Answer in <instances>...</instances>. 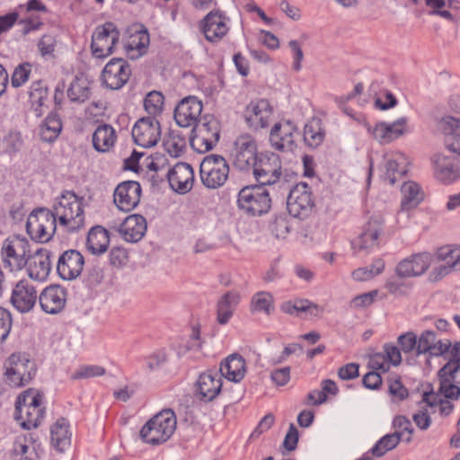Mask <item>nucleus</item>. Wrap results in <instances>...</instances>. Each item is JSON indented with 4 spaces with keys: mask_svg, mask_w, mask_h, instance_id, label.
<instances>
[{
    "mask_svg": "<svg viewBox=\"0 0 460 460\" xmlns=\"http://www.w3.org/2000/svg\"><path fill=\"white\" fill-rule=\"evenodd\" d=\"M58 226L66 233H75L84 226L83 199L74 191H64L53 206Z\"/></svg>",
    "mask_w": 460,
    "mask_h": 460,
    "instance_id": "f257e3e1",
    "label": "nucleus"
},
{
    "mask_svg": "<svg viewBox=\"0 0 460 460\" xmlns=\"http://www.w3.org/2000/svg\"><path fill=\"white\" fill-rule=\"evenodd\" d=\"M45 416L43 394L28 389L20 394L15 402V419L25 429L39 427Z\"/></svg>",
    "mask_w": 460,
    "mask_h": 460,
    "instance_id": "f03ea898",
    "label": "nucleus"
},
{
    "mask_svg": "<svg viewBox=\"0 0 460 460\" xmlns=\"http://www.w3.org/2000/svg\"><path fill=\"white\" fill-rule=\"evenodd\" d=\"M176 425L174 411L165 409L155 414L143 426L140 436L148 444L159 445L166 442L172 437Z\"/></svg>",
    "mask_w": 460,
    "mask_h": 460,
    "instance_id": "7ed1b4c3",
    "label": "nucleus"
},
{
    "mask_svg": "<svg viewBox=\"0 0 460 460\" xmlns=\"http://www.w3.org/2000/svg\"><path fill=\"white\" fill-rule=\"evenodd\" d=\"M237 208L248 217L267 214L271 208L270 193L263 186H245L238 193Z\"/></svg>",
    "mask_w": 460,
    "mask_h": 460,
    "instance_id": "20e7f679",
    "label": "nucleus"
},
{
    "mask_svg": "<svg viewBox=\"0 0 460 460\" xmlns=\"http://www.w3.org/2000/svg\"><path fill=\"white\" fill-rule=\"evenodd\" d=\"M220 138V124L212 115H204L190 137L191 146L199 153L211 150Z\"/></svg>",
    "mask_w": 460,
    "mask_h": 460,
    "instance_id": "39448f33",
    "label": "nucleus"
},
{
    "mask_svg": "<svg viewBox=\"0 0 460 460\" xmlns=\"http://www.w3.org/2000/svg\"><path fill=\"white\" fill-rule=\"evenodd\" d=\"M58 224V221L51 210L40 208L30 214L26 230L31 239L47 243L53 237Z\"/></svg>",
    "mask_w": 460,
    "mask_h": 460,
    "instance_id": "423d86ee",
    "label": "nucleus"
},
{
    "mask_svg": "<svg viewBox=\"0 0 460 460\" xmlns=\"http://www.w3.org/2000/svg\"><path fill=\"white\" fill-rule=\"evenodd\" d=\"M229 171L228 163L222 155H207L199 166L201 182L208 189H218L226 182Z\"/></svg>",
    "mask_w": 460,
    "mask_h": 460,
    "instance_id": "0eeeda50",
    "label": "nucleus"
},
{
    "mask_svg": "<svg viewBox=\"0 0 460 460\" xmlns=\"http://www.w3.org/2000/svg\"><path fill=\"white\" fill-rule=\"evenodd\" d=\"M4 267L11 271L20 270L28 263L30 244L27 239L13 235L5 239L1 249Z\"/></svg>",
    "mask_w": 460,
    "mask_h": 460,
    "instance_id": "6e6552de",
    "label": "nucleus"
},
{
    "mask_svg": "<svg viewBox=\"0 0 460 460\" xmlns=\"http://www.w3.org/2000/svg\"><path fill=\"white\" fill-rule=\"evenodd\" d=\"M255 139L249 134L240 135L234 142L231 157L234 166L242 172H250L259 159Z\"/></svg>",
    "mask_w": 460,
    "mask_h": 460,
    "instance_id": "1a4fd4ad",
    "label": "nucleus"
},
{
    "mask_svg": "<svg viewBox=\"0 0 460 460\" xmlns=\"http://www.w3.org/2000/svg\"><path fill=\"white\" fill-rule=\"evenodd\" d=\"M119 40V31L114 22H107L95 28L91 42L93 56L105 58L113 53Z\"/></svg>",
    "mask_w": 460,
    "mask_h": 460,
    "instance_id": "9d476101",
    "label": "nucleus"
},
{
    "mask_svg": "<svg viewBox=\"0 0 460 460\" xmlns=\"http://www.w3.org/2000/svg\"><path fill=\"white\" fill-rule=\"evenodd\" d=\"M5 381L12 387H22L31 382L34 363L20 354H12L4 363Z\"/></svg>",
    "mask_w": 460,
    "mask_h": 460,
    "instance_id": "9b49d317",
    "label": "nucleus"
},
{
    "mask_svg": "<svg viewBox=\"0 0 460 460\" xmlns=\"http://www.w3.org/2000/svg\"><path fill=\"white\" fill-rule=\"evenodd\" d=\"M259 186L272 185L278 182L282 174L281 160L279 155L260 154L256 165L251 170Z\"/></svg>",
    "mask_w": 460,
    "mask_h": 460,
    "instance_id": "f8f14e48",
    "label": "nucleus"
},
{
    "mask_svg": "<svg viewBox=\"0 0 460 460\" xmlns=\"http://www.w3.org/2000/svg\"><path fill=\"white\" fill-rule=\"evenodd\" d=\"M288 209L294 217H305L314 207V201L310 186L300 182L294 186L288 197Z\"/></svg>",
    "mask_w": 460,
    "mask_h": 460,
    "instance_id": "ddd939ff",
    "label": "nucleus"
},
{
    "mask_svg": "<svg viewBox=\"0 0 460 460\" xmlns=\"http://www.w3.org/2000/svg\"><path fill=\"white\" fill-rule=\"evenodd\" d=\"M132 137L134 142L142 147L155 146L161 138V126L155 117H143L133 126Z\"/></svg>",
    "mask_w": 460,
    "mask_h": 460,
    "instance_id": "4468645a",
    "label": "nucleus"
},
{
    "mask_svg": "<svg viewBox=\"0 0 460 460\" xmlns=\"http://www.w3.org/2000/svg\"><path fill=\"white\" fill-rule=\"evenodd\" d=\"M203 104L196 96L183 98L175 107L173 117L181 128H194L201 120Z\"/></svg>",
    "mask_w": 460,
    "mask_h": 460,
    "instance_id": "2eb2a0df",
    "label": "nucleus"
},
{
    "mask_svg": "<svg viewBox=\"0 0 460 460\" xmlns=\"http://www.w3.org/2000/svg\"><path fill=\"white\" fill-rule=\"evenodd\" d=\"M129 64L122 58H112L102 73V84L111 90L121 89L131 76Z\"/></svg>",
    "mask_w": 460,
    "mask_h": 460,
    "instance_id": "dca6fc26",
    "label": "nucleus"
},
{
    "mask_svg": "<svg viewBox=\"0 0 460 460\" xmlns=\"http://www.w3.org/2000/svg\"><path fill=\"white\" fill-rule=\"evenodd\" d=\"M273 109L266 99L252 101L243 111L247 126L253 130L268 128L272 120Z\"/></svg>",
    "mask_w": 460,
    "mask_h": 460,
    "instance_id": "f3484780",
    "label": "nucleus"
},
{
    "mask_svg": "<svg viewBox=\"0 0 460 460\" xmlns=\"http://www.w3.org/2000/svg\"><path fill=\"white\" fill-rule=\"evenodd\" d=\"M229 18L219 10L210 11L199 22L205 39L211 43L219 42L228 32Z\"/></svg>",
    "mask_w": 460,
    "mask_h": 460,
    "instance_id": "a211bd4d",
    "label": "nucleus"
},
{
    "mask_svg": "<svg viewBox=\"0 0 460 460\" xmlns=\"http://www.w3.org/2000/svg\"><path fill=\"white\" fill-rule=\"evenodd\" d=\"M297 127L291 121L276 123L270 130V141L273 148L279 151H291L296 146V138L298 137Z\"/></svg>",
    "mask_w": 460,
    "mask_h": 460,
    "instance_id": "6ab92c4d",
    "label": "nucleus"
},
{
    "mask_svg": "<svg viewBox=\"0 0 460 460\" xmlns=\"http://www.w3.org/2000/svg\"><path fill=\"white\" fill-rule=\"evenodd\" d=\"M432 255L423 252L411 254L402 260L395 268V273L399 278H414L423 275L430 267Z\"/></svg>",
    "mask_w": 460,
    "mask_h": 460,
    "instance_id": "aec40b11",
    "label": "nucleus"
},
{
    "mask_svg": "<svg viewBox=\"0 0 460 460\" xmlns=\"http://www.w3.org/2000/svg\"><path fill=\"white\" fill-rule=\"evenodd\" d=\"M384 222L379 217L371 218L362 228V233L353 242L354 249L369 252L379 246L384 232Z\"/></svg>",
    "mask_w": 460,
    "mask_h": 460,
    "instance_id": "412c9836",
    "label": "nucleus"
},
{
    "mask_svg": "<svg viewBox=\"0 0 460 460\" xmlns=\"http://www.w3.org/2000/svg\"><path fill=\"white\" fill-rule=\"evenodd\" d=\"M84 258L77 250L70 249L64 252L58 258L57 271L64 280L77 279L84 269Z\"/></svg>",
    "mask_w": 460,
    "mask_h": 460,
    "instance_id": "4be33fe9",
    "label": "nucleus"
},
{
    "mask_svg": "<svg viewBox=\"0 0 460 460\" xmlns=\"http://www.w3.org/2000/svg\"><path fill=\"white\" fill-rule=\"evenodd\" d=\"M141 192V186L137 181H123L114 190V203L119 209L126 212L130 211L138 205Z\"/></svg>",
    "mask_w": 460,
    "mask_h": 460,
    "instance_id": "5701e85b",
    "label": "nucleus"
},
{
    "mask_svg": "<svg viewBox=\"0 0 460 460\" xmlns=\"http://www.w3.org/2000/svg\"><path fill=\"white\" fill-rule=\"evenodd\" d=\"M196 386V396L205 402H211L221 392L222 376L216 370H208L199 375Z\"/></svg>",
    "mask_w": 460,
    "mask_h": 460,
    "instance_id": "b1692460",
    "label": "nucleus"
},
{
    "mask_svg": "<svg viewBox=\"0 0 460 460\" xmlns=\"http://www.w3.org/2000/svg\"><path fill=\"white\" fill-rule=\"evenodd\" d=\"M432 166L436 179L445 184H450L460 179V167L451 156L437 154L432 157Z\"/></svg>",
    "mask_w": 460,
    "mask_h": 460,
    "instance_id": "393cba45",
    "label": "nucleus"
},
{
    "mask_svg": "<svg viewBox=\"0 0 460 460\" xmlns=\"http://www.w3.org/2000/svg\"><path fill=\"white\" fill-rule=\"evenodd\" d=\"M39 296L36 288L27 280H20L13 288L12 305L21 313L30 312L35 305Z\"/></svg>",
    "mask_w": 460,
    "mask_h": 460,
    "instance_id": "a878e982",
    "label": "nucleus"
},
{
    "mask_svg": "<svg viewBox=\"0 0 460 460\" xmlns=\"http://www.w3.org/2000/svg\"><path fill=\"white\" fill-rule=\"evenodd\" d=\"M41 309L50 314L61 312L66 303V291L58 285H51L43 289L39 296Z\"/></svg>",
    "mask_w": 460,
    "mask_h": 460,
    "instance_id": "bb28decb",
    "label": "nucleus"
},
{
    "mask_svg": "<svg viewBox=\"0 0 460 460\" xmlns=\"http://www.w3.org/2000/svg\"><path fill=\"white\" fill-rule=\"evenodd\" d=\"M167 177L171 188L179 193H186L192 188L194 172L187 163H177L168 171Z\"/></svg>",
    "mask_w": 460,
    "mask_h": 460,
    "instance_id": "cd10ccee",
    "label": "nucleus"
},
{
    "mask_svg": "<svg viewBox=\"0 0 460 460\" xmlns=\"http://www.w3.org/2000/svg\"><path fill=\"white\" fill-rule=\"evenodd\" d=\"M402 362V355L399 348L393 343H386L383 346V351L373 354L368 366L373 370H379L383 373L389 371L391 365L396 367Z\"/></svg>",
    "mask_w": 460,
    "mask_h": 460,
    "instance_id": "c85d7f7f",
    "label": "nucleus"
},
{
    "mask_svg": "<svg viewBox=\"0 0 460 460\" xmlns=\"http://www.w3.org/2000/svg\"><path fill=\"white\" fill-rule=\"evenodd\" d=\"M408 166L407 157L401 152H389L384 155V181L391 185L406 174Z\"/></svg>",
    "mask_w": 460,
    "mask_h": 460,
    "instance_id": "c756f323",
    "label": "nucleus"
},
{
    "mask_svg": "<svg viewBox=\"0 0 460 460\" xmlns=\"http://www.w3.org/2000/svg\"><path fill=\"white\" fill-rule=\"evenodd\" d=\"M417 342V355L429 353L432 357H439L448 352L451 348L449 340H438L436 332L430 330L423 332Z\"/></svg>",
    "mask_w": 460,
    "mask_h": 460,
    "instance_id": "7c9ffc66",
    "label": "nucleus"
},
{
    "mask_svg": "<svg viewBox=\"0 0 460 460\" xmlns=\"http://www.w3.org/2000/svg\"><path fill=\"white\" fill-rule=\"evenodd\" d=\"M51 270L50 252L47 249H39L34 254L29 256L27 271L31 279L43 281Z\"/></svg>",
    "mask_w": 460,
    "mask_h": 460,
    "instance_id": "2f4dec72",
    "label": "nucleus"
},
{
    "mask_svg": "<svg viewBox=\"0 0 460 460\" xmlns=\"http://www.w3.org/2000/svg\"><path fill=\"white\" fill-rule=\"evenodd\" d=\"M146 231V218L133 214L125 218L119 227V234L127 242L136 243L142 239Z\"/></svg>",
    "mask_w": 460,
    "mask_h": 460,
    "instance_id": "473e14b6",
    "label": "nucleus"
},
{
    "mask_svg": "<svg viewBox=\"0 0 460 460\" xmlns=\"http://www.w3.org/2000/svg\"><path fill=\"white\" fill-rule=\"evenodd\" d=\"M128 32L124 49L129 58L137 59L147 50L150 42L149 33L147 30H131Z\"/></svg>",
    "mask_w": 460,
    "mask_h": 460,
    "instance_id": "72a5a7b5",
    "label": "nucleus"
},
{
    "mask_svg": "<svg viewBox=\"0 0 460 460\" xmlns=\"http://www.w3.org/2000/svg\"><path fill=\"white\" fill-rule=\"evenodd\" d=\"M241 300L238 291L226 292L217 303V320L220 324H226L232 318Z\"/></svg>",
    "mask_w": 460,
    "mask_h": 460,
    "instance_id": "f704fd0d",
    "label": "nucleus"
},
{
    "mask_svg": "<svg viewBox=\"0 0 460 460\" xmlns=\"http://www.w3.org/2000/svg\"><path fill=\"white\" fill-rule=\"evenodd\" d=\"M246 367L243 358L237 354L227 357L220 365L221 376L233 382H240L245 375Z\"/></svg>",
    "mask_w": 460,
    "mask_h": 460,
    "instance_id": "c9c22d12",
    "label": "nucleus"
},
{
    "mask_svg": "<svg viewBox=\"0 0 460 460\" xmlns=\"http://www.w3.org/2000/svg\"><path fill=\"white\" fill-rule=\"evenodd\" d=\"M50 439L52 446L59 452H64L70 447L71 432L66 419L60 418L52 425Z\"/></svg>",
    "mask_w": 460,
    "mask_h": 460,
    "instance_id": "e433bc0d",
    "label": "nucleus"
},
{
    "mask_svg": "<svg viewBox=\"0 0 460 460\" xmlns=\"http://www.w3.org/2000/svg\"><path fill=\"white\" fill-rule=\"evenodd\" d=\"M442 123L447 133L445 139L447 149L460 156V119L445 117Z\"/></svg>",
    "mask_w": 460,
    "mask_h": 460,
    "instance_id": "4c0bfd02",
    "label": "nucleus"
},
{
    "mask_svg": "<svg viewBox=\"0 0 460 460\" xmlns=\"http://www.w3.org/2000/svg\"><path fill=\"white\" fill-rule=\"evenodd\" d=\"M110 236L108 231L102 226H96L91 228L86 240V247L93 254H102L108 249Z\"/></svg>",
    "mask_w": 460,
    "mask_h": 460,
    "instance_id": "58836bf2",
    "label": "nucleus"
},
{
    "mask_svg": "<svg viewBox=\"0 0 460 460\" xmlns=\"http://www.w3.org/2000/svg\"><path fill=\"white\" fill-rule=\"evenodd\" d=\"M282 313L290 315H298L299 313H307L311 316H318L323 309L308 299L297 298L293 301H285L280 305Z\"/></svg>",
    "mask_w": 460,
    "mask_h": 460,
    "instance_id": "ea45409f",
    "label": "nucleus"
},
{
    "mask_svg": "<svg viewBox=\"0 0 460 460\" xmlns=\"http://www.w3.org/2000/svg\"><path fill=\"white\" fill-rule=\"evenodd\" d=\"M116 138L115 129L109 124H102L93 134V146L96 151L104 153L114 146Z\"/></svg>",
    "mask_w": 460,
    "mask_h": 460,
    "instance_id": "a19ab883",
    "label": "nucleus"
},
{
    "mask_svg": "<svg viewBox=\"0 0 460 460\" xmlns=\"http://www.w3.org/2000/svg\"><path fill=\"white\" fill-rule=\"evenodd\" d=\"M29 98L31 108L36 117H41L47 107L48 88L45 84L39 80L31 83L29 90Z\"/></svg>",
    "mask_w": 460,
    "mask_h": 460,
    "instance_id": "79ce46f5",
    "label": "nucleus"
},
{
    "mask_svg": "<svg viewBox=\"0 0 460 460\" xmlns=\"http://www.w3.org/2000/svg\"><path fill=\"white\" fill-rule=\"evenodd\" d=\"M401 209L409 211L415 208L423 200V192L418 183L414 181L404 182L401 189Z\"/></svg>",
    "mask_w": 460,
    "mask_h": 460,
    "instance_id": "37998d69",
    "label": "nucleus"
},
{
    "mask_svg": "<svg viewBox=\"0 0 460 460\" xmlns=\"http://www.w3.org/2000/svg\"><path fill=\"white\" fill-rule=\"evenodd\" d=\"M13 460H37L38 453L31 438L18 436L13 444L11 451Z\"/></svg>",
    "mask_w": 460,
    "mask_h": 460,
    "instance_id": "c03bdc74",
    "label": "nucleus"
},
{
    "mask_svg": "<svg viewBox=\"0 0 460 460\" xmlns=\"http://www.w3.org/2000/svg\"><path fill=\"white\" fill-rule=\"evenodd\" d=\"M62 130V122L58 114H49L40 128V139L51 143L55 141Z\"/></svg>",
    "mask_w": 460,
    "mask_h": 460,
    "instance_id": "a18cd8bd",
    "label": "nucleus"
},
{
    "mask_svg": "<svg viewBox=\"0 0 460 460\" xmlns=\"http://www.w3.org/2000/svg\"><path fill=\"white\" fill-rule=\"evenodd\" d=\"M438 376L439 380V394L447 399L457 400L460 397V387L456 383L460 382L456 381V374L450 373L446 375L438 371Z\"/></svg>",
    "mask_w": 460,
    "mask_h": 460,
    "instance_id": "49530a36",
    "label": "nucleus"
},
{
    "mask_svg": "<svg viewBox=\"0 0 460 460\" xmlns=\"http://www.w3.org/2000/svg\"><path fill=\"white\" fill-rule=\"evenodd\" d=\"M89 82L84 77H75L67 89V96L73 102L83 103L90 98Z\"/></svg>",
    "mask_w": 460,
    "mask_h": 460,
    "instance_id": "de8ad7c7",
    "label": "nucleus"
},
{
    "mask_svg": "<svg viewBox=\"0 0 460 460\" xmlns=\"http://www.w3.org/2000/svg\"><path fill=\"white\" fill-rule=\"evenodd\" d=\"M251 311L270 315L274 311V298L266 291L255 293L251 299Z\"/></svg>",
    "mask_w": 460,
    "mask_h": 460,
    "instance_id": "09e8293b",
    "label": "nucleus"
},
{
    "mask_svg": "<svg viewBox=\"0 0 460 460\" xmlns=\"http://www.w3.org/2000/svg\"><path fill=\"white\" fill-rule=\"evenodd\" d=\"M304 141L310 147H317L323 140L324 134L319 120H313L305 124L304 128Z\"/></svg>",
    "mask_w": 460,
    "mask_h": 460,
    "instance_id": "8fccbe9b",
    "label": "nucleus"
},
{
    "mask_svg": "<svg viewBox=\"0 0 460 460\" xmlns=\"http://www.w3.org/2000/svg\"><path fill=\"white\" fill-rule=\"evenodd\" d=\"M400 443L397 433L386 434L371 448V454L376 457L383 456L386 452L395 448Z\"/></svg>",
    "mask_w": 460,
    "mask_h": 460,
    "instance_id": "3c124183",
    "label": "nucleus"
},
{
    "mask_svg": "<svg viewBox=\"0 0 460 460\" xmlns=\"http://www.w3.org/2000/svg\"><path fill=\"white\" fill-rule=\"evenodd\" d=\"M164 97L158 91L148 93L144 99V107L149 117L156 118L164 109Z\"/></svg>",
    "mask_w": 460,
    "mask_h": 460,
    "instance_id": "603ef678",
    "label": "nucleus"
},
{
    "mask_svg": "<svg viewBox=\"0 0 460 460\" xmlns=\"http://www.w3.org/2000/svg\"><path fill=\"white\" fill-rule=\"evenodd\" d=\"M22 134L19 131L11 130L3 137L1 148L5 154L13 155L22 149Z\"/></svg>",
    "mask_w": 460,
    "mask_h": 460,
    "instance_id": "864d4df0",
    "label": "nucleus"
},
{
    "mask_svg": "<svg viewBox=\"0 0 460 460\" xmlns=\"http://www.w3.org/2000/svg\"><path fill=\"white\" fill-rule=\"evenodd\" d=\"M393 427L395 429L394 433L398 434L400 441L410 443L412 440L413 427L408 418L402 415L395 416L393 420Z\"/></svg>",
    "mask_w": 460,
    "mask_h": 460,
    "instance_id": "5fc2aeb1",
    "label": "nucleus"
},
{
    "mask_svg": "<svg viewBox=\"0 0 460 460\" xmlns=\"http://www.w3.org/2000/svg\"><path fill=\"white\" fill-rule=\"evenodd\" d=\"M437 257L455 270H460V248H453L451 246L441 247L437 251Z\"/></svg>",
    "mask_w": 460,
    "mask_h": 460,
    "instance_id": "6e6d98bb",
    "label": "nucleus"
},
{
    "mask_svg": "<svg viewBox=\"0 0 460 460\" xmlns=\"http://www.w3.org/2000/svg\"><path fill=\"white\" fill-rule=\"evenodd\" d=\"M338 386L336 383L331 379H324L322 382V390H314L307 394L308 399H314V395L317 394L315 404H322L326 402L327 394L336 395L338 394Z\"/></svg>",
    "mask_w": 460,
    "mask_h": 460,
    "instance_id": "4d7b16f0",
    "label": "nucleus"
},
{
    "mask_svg": "<svg viewBox=\"0 0 460 460\" xmlns=\"http://www.w3.org/2000/svg\"><path fill=\"white\" fill-rule=\"evenodd\" d=\"M460 370V342L455 343L450 349L448 361L438 370L443 374H457Z\"/></svg>",
    "mask_w": 460,
    "mask_h": 460,
    "instance_id": "13d9d810",
    "label": "nucleus"
},
{
    "mask_svg": "<svg viewBox=\"0 0 460 460\" xmlns=\"http://www.w3.org/2000/svg\"><path fill=\"white\" fill-rule=\"evenodd\" d=\"M57 47V39L52 34H44L38 42V49L42 58H53Z\"/></svg>",
    "mask_w": 460,
    "mask_h": 460,
    "instance_id": "bf43d9fd",
    "label": "nucleus"
},
{
    "mask_svg": "<svg viewBox=\"0 0 460 460\" xmlns=\"http://www.w3.org/2000/svg\"><path fill=\"white\" fill-rule=\"evenodd\" d=\"M31 66L29 63L19 65L13 71L11 78L12 86L18 88L23 85L30 77Z\"/></svg>",
    "mask_w": 460,
    "mask_h": 460,
    "instance_id": "052dcab7",
    "label": "nucleus"
},
{
    "mask_svg": "<svg viewBox=\"0 0 460 460\" xmlns=\"http://www.w3.org/2000/svg\"><path fill=\"white\" fill-rule=\"evenodd\" d=\"M105 374V369L101 366L89 365L82 366L77 371L72 375L73 379L90 378L101 376Z\"/></svg>",
    "mask_w": 460,
    "mask_h": 460,
    "instance_id": "680f3d73",
    "label": "nucleus"
},
{
    "mask_svg": "<svg viewBox=\"0 0 460 460\" xmlns=\"http://www.w3.org/2000/svg\"><path fill=\"white\" fill-rule=\"evenodd\" d=\"M290 224L286 217H277L270 225V231L277 238H285L289 233Z\"/></svg>",
    "mask_w": 460,
    "mask_h": 460,
    "instance_id": "e2e57ef3",
    "label": "nucleus"
},
{
    "mask_svg": "<svg viewBox=\"0 0 460 460\" xmlns=\"http://www.w3.org/2000/svg\"><path fill=\"white\" fill-rule=\"evenodd\" d=\"M13 324L11 313L0 306V343L8 337Z\"/></svg>",
    "mask_w": 460,
    "mask_h": 460,
    "instance_id": "0e129e2a",
    "label": "nucleus"
},
{
    "mask_svg": "<svg viewBox=\"0 0 460 460\" xmlns=\"http://www.w3.org/2000/svg\"><path fill=\"white\" fill-rule=\"evenodd\" d=\"M146 363L150 370H155L162 367L168 360V355L164 349H158L146 358Z\"/></svg>",
    "mask_w": 460,
    "mask_h": 460,
    "instance_id": "69168bd1",
    "label": "nucleus"
},
{
    "mask_svg": "<svg viewBox=\"0 0 460 460\" xmlns=\"http://www.w3.org/2000/svg\"><path fill=\"white\" fill-rule=\"evenodd\" d=\"M367 130L379 143H390L386 122H378L374 127L368 126Z\"/></svg>",
    "mask_w": 460,
    "mask_h": 460,
    "instance_id": "338daca9",
    "label": "nucleus"
},
{
    "mask_svg": "<svg viewBox=\"0 0 460 460\" xmlns=\"http://www.w3.org/2000/svg\"><path fill=\"white\" fill-rule=\"evenodd\" d=\"M397 341L402 352L409 353L413 349L417 350V336L413 332L402 334L398 337Z\"/></svg>",
    "mask_w": 460,
    "mask_h": 460,
    "instance_id": "774afa93",
    "label": "nucleus"
}]
</instances>
